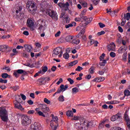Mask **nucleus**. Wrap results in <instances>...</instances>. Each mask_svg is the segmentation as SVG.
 I'll use <instances>...</instances> for the list:
<instances>
[{
  "mask_svg": "<svg viewBox=\"0 0 130 130\" xmlns=\"http://www.w3.org/2000/svg\"><path fill=\"white\" fill-rule=\"evenodd\" d=\"M66 115L69 117H72L74 116V113H73V111L69 110L67 112Z\"/></svg>",
  "mask_w": 130,
  "mask_h": 130,
  "instance_id": "obj_27",
  "label": "nucleus"
},
{
  "mask_svg": "<svg viewBox=\"0 0 130 130\" xmlns=\"http://www.w3.org/2000/svg\"><path fill=\"white\" fill-rule=\"evenodd\" d=\"M50 126L52 128V130H56V128H57V125H54V124H53V122H52V121H51L50 122Z\"/></svg>",
  "mask_w": 130,
  "mask_h": 130,
  "instance_id": "obj_28",
  "label": "nucleus"
},
{
  "mask_svg": "<svg viewBox=\"0 0 130 130\" xmlns=\"http://www.w3.org/2000/svg\"><path fill=\"white\" fill-rule=\"evenodd\" d=\"M38 114H39V115H40V116H43V117H45V115H44V114H43V112H42L40 111L39 112V113H38Z\"/></svg>",
  "mask_w": 130,
  "mask_h": 130,
  "instance_id": "obj_58",
  "label": "nucleus"
},
{
  "mask_svg": "<svg viewBox=\"0 0 130 130\" xmlns=\"http://www.w3.org/2000/svg\"><path fill=\"white\" fill-rule=\"evenodd\" d=\"M105 80L104 77H100L96 78L93 80V82H96L97 83H100V82H103Z\"/></svg>",
  "mask_w": 130,
  "mask_h": 130,
  "instance_id": "obj_16",
  "label": "nucleus"
},
{
  "mask_svg": "<svg viewBox=\"0 0 130 130\" xmlns=\"http://www.w3.org/2000/svg\"><path fill=\"white\" fill-rule=\"evenodd\" d=\"M36 26L38 27V30H44L46 29V26L45 25V20L43 19H39L36 23Z\"/></svg>",
  "mask_w": 130,
  "mask_h": 130,
  "instance_id": "obj_4",
  "label": "nucleus"
},
{
  "mask_svg": "<svg viewBox=\"0 0 130 130\" xmlns=\"http://www.w3.org/2000/svg\"><path fill=\"white\" fill-rule=\"evenodd\" d=\"M85 28H83L82 30L78 34V36L79 38H83L86 40V36H84L85 34Z\"/></svg>",
  "mask_w": 130,
  "mask_h": 130,
  "instance_id": "obj_13",
  "label": "nucleus"
},
{
  "mask_svg": "<svg viewBox=\"0 0 130 130\" xmlns=\"http://www.w3.org/2000/svg\"><path fill=\"white\" fill-rule=\"evenodd\" d=\"M42 111L44 113H46L47 112H49V108L47 107V105L46 104H44L42 105Z\"/></svg>",
  "mask_w": 130,
  "mask_h": 130,
  "instance_id": "obj_15",
  "label": "nucleus"
},
{
  "mask_svg": "<svg viewBox=\"0 0 130 130\" xmlns=\"http://www.w3.org/2000/svg\"><path fill=\"white\" fill-rule=\"evenodd\" d=\"M64 8L67 9H69V7H70V4H69V2H67L66 4H64Z\"/></svg>",
  "mask_w": 130,
  "mask_h": 130,
  "instance_id": "obj_60",
  "label": "nucleus"
},
{
  "mask_svg": "<svg viewBox=\"0 0 130 130\" xmlns=\"http://www.w3.org/2000/svg\"><path fill=\"white\" fill-rule=\"evenodd\" d=\"M17 72L19 74H23L24 73V70L22 69H19L17 70Z\"/></svg>",
  "mask_w": 130,
  "mask_h": 130,
  "instance_id": "obj_64",
  "label": "nucleus"
},
{
  "mask_svg": "<svg viewBox=\"0 0 130 130\" xmlns=\"http://www.w3.org/2000/svg\"><path fill=\"white\" fill-rule=\"evenodd\" d=\"M27 27H29V28H33L34 27V20L31 18H29L27 20Z\"/></svg>",
  "mask_w": 130,
  "mask_h": 130,
  "instance_id": "obj_12",
  "label": "nucleus"
},
{
  "mask_svg": "<svg viewBox=\"0 0 130 130\" xmlns=\"http://www.w3.org/2000/svg\"><path fill=\"white\" fill-rule=\"evenodd\" d=\"M86 12H87V10L84 9L81 12V13L79 15V17H83V16H85V15L86 14Z\"/></svg>",
  "mask_w": 130,
  "mask_h": 130,
  "instance_id": "obj_35",
  "label": "nucleus"
},
{
  "mask_svg": "<svg viewBox=\"0 0 130 130\" xmlns=\"http://www.w3.org/2000/svg\"><path fill=\"white\" fill-rule=\"evenodd\" d=\"M65 20V22L66 23H67V24H69V23H70V22H71V19H70V18H69V16H66L64 18Z\"/></svg>",
  "mask_w": 130,
  "mask_h": 130,
  "instance_id": "obj_44",
  "label": "nucleus"
},
{
  "mask_svg": "<svg viewBox=\"0 0 130 130\" xmlns=\"http://www.w3.org/2000/svg\"><path fill=\"white\" fill-rule=\"evenodd\" d=\"M130 19V13H127L126 14H125L124 15V20H127V21H128Z\"/></svg>",
  "mask_w": 130,
  "mask_h": 130,
  "instance_id": "obj_29",
  "label": "nucleus"
},
{
  "mask_svg": "<svg viewBox=\"0 0 130 130\" xmlns=\"http://www.w3.org/2000/svg\"><path fill=\"white\" fill-rule=\"evenodd\" d=\"M20 96H21L22 100H26V99H27V97L24 94L21 93Z\"/></svg>",
  "mask_w": 130,
  "mask_h": 130,
  "instance_id": "obj_54",
  "label": "nucleus"
},
{
  "mask_svg": "<svg viewBox=\"0 0 130 130\" xmlns=\"http://www.w3.org/2000/svg\"><path fill=\"white\" fill-rule=\"evenodd\" d=\"M13 74H14V76H15L16 78H18V77L20 76L17 71L14 72Z\"/></svg>",
  "mask_w": 130,
  "mask_h": 130,
  "instance_id": "obj_63",
  "label": "nucleus"
},
{
  "mask_svg": "<svg viewBox=\"0 0 130 130\" xmlns=\"http://www.w3.org/2000/svg\"><path fill=\"white\" fill-rule=\"evenodd\" d=\"M39 83H41L42 85H45V78H41L39 79Z\"/></svg>",
  "mask_w": 130,
  "mask_h": 130,
  "instance_id": "obj_30",
  "label": "nucleus"
},
{
  "mask_svg": "<svg viewBox=\"0 0 130 130\" xmlns=\"http://www.w3.org/2000/svg\"><path fill=\"white\" fill-rule=\"evenodd\" d=\"M95 70V68H94V67L92 66L89 70V73L93 75L94 74V71Z\"/></svg>",
  "mask_w": 130,
  "mask_h": 130,
  "instance_id": "obj_34",
  "label": "nucleus"
},
{
  "mask_svg": "<svg viewBox=\"0 0 130 130\" xmlns=\"http://www.w3.org/2000/svg\"><path fill=\"white\" fill-rule=\"evenodd\" d=\"M77 63H78V60H75L73 62H71L70 63V66L71 67H73V66H75L76 64H77Z\"/></svg>",
  "mask_w": 130,
  "mask_h": 130,
  "instance_id": "obj_43",
  "label": "nucleus"
},
{
  "mask_svg": "<svg viewBox=\"0 0 130 130\" xmlns=\"http://www.w3.org/2000/svg\"><path fill=\"white\" fill-rule=\"evenodd\" d=\"M104 123H105V121H102L99 125V128H103L104 127Z\"/></svg>",
  "mask_w": 130,
  "mask_h": 130,
  "instance_id": "obj_42",
  "label": "nucleus"
},
{
  "mask_svg": "<svg viewBox=\"0 0 130 130\" xmlns=\"http://www.w3.org/2000/svg\"><path fill=\"white\" fill-rule=\"evenodd\" d=\"M24 47L27 52H30L31 50H32V49L33 48L32 46L29 45H24Z\"/></svg>",
  "mask_w": 130,
  "mask_h": 130,
  "instance_id": "obj_21",
  "label": "nucleus"
},
{
  "mask_svg": "<svg viewBox=\"0 0 130 130\" xmlns=\"http://www.w3.org/2000/svg\"><path fill=\"white\" fill-rule=\"evenodd\" d=\"M2 77L3 79H7V78H11V76L7 73H3L2 74Z\"/></svg>",
  "mask_w": 130,
  "mask_h": 130,
  "instance_id": "obj_31",
  "label": "nucleus"
},
{
  "mask_svg": "<svg viewBox=\"0 0 130 130\" xmlns=\"http://www.w3.org/2000/svg\"><path fill=\"white\" fill-rule=\"evenodd\" d=\"M121 119V113H118L117 114L112 116L111 118V121H118Z\"/></svg>",
  "mask_w": 130,
  "mask_h": 130,
  "instance_id": "obj_11",
  "label": "nucleus"
},
{
  "mask_svg": "<svg viewBox=\"0 0 130 130\" xmlns=\"http://www.w3.org/2000/svg\"><path fill=\"white\" fill-rule=\"evenodd\" d=\"M53 55H58V57H61L62 56V50L61 47H58L56 48L53 51Z\"/></svg>",
  "mask_w": 130,
  "mask_h": 130,
  "instance_id": "obj_10",
  "label": "nucleus"
},
{
  "mask_svg": "<svg viewBox=\"0 0 130 130\" xmlns=\"http://www.w3.org/2000/svg\"><path fill=\"white\" fill-rule=\"evenodd\" d=\"M70 27H73V24L70 23L65 25V27L66 28V29H69V28H70Z\"/></svg>",
  "mask_w": 130,
  "mask_h": 130,
  "instance_id": "obj_62",
  "label": "nucleus"
},
{
  "mask_svg": "<svg viewBox=\"0 0 130 130\" xmlns=\"http://www.w3.org/2000/svg\"><path fill=\"white\" fill-rule=\"evenodd\" d=\"M124 94L125 96H130V91L129 90L126 89L124 91Z\"/></svg>",
  "mask_w": 130,
  "mask_h": 130,
  "instance_id": "obj_38",
  "label": "nucleus"
},
{
  "mask_svg": "<svg viewBox=\"0 0 130 130\" xmlns=\"http://www.w3.org/2000/svg\"><path fill=\"white\" fill-rule=\"evenodd\" d=\"M63 57L65 58V59H69V57H70V55L68 53H65L63 55Z\"/></svg>",
  "mask_w": 130,
  "mask_h": 130,
  "instance_id": "obj_36",
  "label": "nucleus"
},
{
  "mask_svg": "<svg viewBox=\"0 0 130 130\" xmlns=\"http://www.w3.org/2000/svg\"><path fill=\"white\" fill-rule=\"evenodd\" d=\"M17 103L15 104V108H17V109H20V110H24V108L22 106V105L19 104V101L16 100Z\"/></svg>",
  "mask_w": 130,
  "mask_h": 130,
  "instance_id": "obj_20",
  "label": "nucleus"
},
{
  "mask_svg": "<svg viewBox=\"0 0 130 130\" xmlns=\"http://www.w3.org/2000/svg\"><path fill=\"white\" fill-rule=\"evenodd\" d=\"M74 38V36H67L66 38H65V40L67 42H71V41L72 40H73Z\"/></svg>",
  "mask_w": 130,
  "mask_h": 130,
  "instance_id": "obj_26",
  "label": "nucleus"
},
{
  "mask_svg": "<svg viewBox=\"0 0 130 130\" xmlns=\"http://www.w3.org/2000/svg\"><path fill=\"white\" fill-rule=\"evenodd\" d=\"M52 122H55V123H57V121H58V118L57 117V116H54L52 117Z\"/></svg>",
  "mask_w": 130,
  "mask_h": 130,
  "instance_id": "obj_37",
  "label": "nucleus"
},
{
  "mask_svg": "<svg viewBox=\"0 0 130 130\" xmlns=\"http://www.w3.org/2000/svg\"><path fill=\"white\" fill-rule=\"evenodd\" d=\"M126 50H127V46H122L119 48L118 50V52L119 53H123V52H125Z\"/></svg>",
  "mask_w": 130,
  "mask_h": 130,
  "instance_id": "obj_14",
  "label": "nucleus"
},
{
  "mask_svg": "<svg viewBox=\"0 0 130 130\" xmlns=\"http://www.w3.org/2000/svg\"><path fill=\"white\" fill-rule=\"evenodd\" d=\"M48 70V67H47V66H43L42 70L40 71V72H42L41 74H42V75H43L44 74H45L46 72H47Z\"/></svg>",
  "mask_w": 130,
  "mask_h": 130,
  "instance_id": "obj_23",
  "label": "nucleus"
},
{
  "mask_svg": "<svg viewBox=\"0 0 130 130\" xmlns=\"http://www.w3.org/2000/svg\"><path fill=\"white\" fill-rule=\"evenodd\" d=\"M105 34V31L102 30L100 32H98L97 35L98 36H101V35H104Z\"/></svg>",
  "mask_w": 130,
  "mask_h": 130,
  "instance_id": "obj_49",
  "label": "nucleus"
},
{
  "mask_svg": "<svg viewBox=\"0 0 130 130\" xmlns=\"http://www.w3.org/2000/svg\"><path fill=\"white\" fill-rule=\"evenodd\" d=\"M124 118L126 122H128V121H130L129 117H128V115L127 114V111H126L125 112V114L124 115Z\"/></svg>",
  "mask_w": 130,
  "mask_h": 130,
  "instance_id": "obj_22",
  "label": "nucleus"
},
{
  "mask_svg": "<svg viewBox=\"0 0 130 130\" xmlns=\"http://www.w3.org/2000/svg\"><path fill=\"white\" fill-rule=\"evenodd\" d=\"M24 66H25V67H28V68H34V66L33 64H30L29 63H25L24 64Z\"/></svg>",
  "mask_w": 130,
  "mask_h": 130,
  "instance_id": "obj_47",
  "label": "nucleus"
},
{
  "mask_svg": "<svg viewBox=\"0 0 130 130\" xmlns=\"http://www.w3.org/2000/svg\"><path fill=\"white\" fill-rule=\"evenodd\" d=\"M72 120L80 121V123H77L75 125V127L79 130H88L90 125V122L84 118L83 116L74 115Z\"/></svg>",
  "mask_w": 130,
  "mask_h": 130,
  "instance_id": "obj_1",
  "label": "nucleus"
},
{
  "mask_svg": "<svg viewBox=\"0 0 130 130\" xmlns=\"http://www.w3.org/2000/svg\"><path fill=\"white\" fill-rule=\"evenodd\" d=\"M44 102H45V103H46L47 104H50V101H49L47 98H45L44 99Z\"/></svg>",
  "mask_w": 130,
  "mask_h": 130,
  "instance_id": "obj_51",
  "label": "nucleus"
},
{
  "mask_svg": "<svg viewBox=\"0 0 130 130\" xmlns=\"http://www.w3.org/2000/svg\"><path fill=\"white\" fill-rule=\"evenodd\" d=\"M82 20H84L89 24V23H91V22H92V20H93V19L92 18H88L87 17L83 16L82 17Z\"/></svg>",
  "mask_w": 130,
  "mask_h": 130,
  "instance_id": "obj_17",
  "label": "nucleus"
},
{
  "mask_svg": "<svg viewBox=\"0 0 130 130\" xmlns=\"http://www.w3.org/2000/svg\"><path fill=\"white\" fill-rule=\"evenodd\" d=\"M127 57V54L126 53H124L122 55V59L124 61H126V58Z\"/></svg>",
  "mask_w": 130,
  "mask_h": 130,
  "instance_id": "obj_46",
  "label": "nucleus"
},
{
  "mask_svg": "<svg viewBox=\"0 0 130 130\" xmlns=\"http://www.w3.org/2000/svg\"><path fill=\"white\" fill-rule=\"evenodd\" d=\"M21 123L24 126H26L31 123V119L28 116L23 115L22 117Z\"/></svg>",
  "mask_w": 130,
  "mask_h": 130,
  "instance_id": "obj_7",
  "label": "nucleus"
},
{
  "mask_svg": "<svg viewBox=\"0 0 130 130\" xmlns=\"http://www.w3.org/2000/svg\"><path fill=\"white\" fill-rule=\"evenodd\" d=\"M68 82H70V84L71 85H73V84H74V80L73 79H72V78H68Z\"/></svg>",
  "mask_w": 130,
  "mask_h": 130,
  "instance_id": "obj_53",
  "label": "nucleus"
},
{
  "mask_svg": "<svg viewBox=\"0 0 130 130\" xmlns=\"http://www.w3.org/2000/svg\"><path fill=\"white\" fill-rule=\"evenodd\" d=\"M22 7H16L12 10V13L14 18L19 19L22 16Z\"/></svg>",
  "mask_w": 130,
  "mask_h": 130,
  "instance_id": "obj_2",
  "label": "nucleus"
},
{
  "mask_svg": "<svg viewBox=\"0 0 130 130\" xmlns=\"http://www.w3.org/2000/svg\"><path fill=\"white\" fill-rule=\"evenodd\" d=\"M82 18H83L82 16H80V17H76L75 19V22H82Z\"/></svg>",
  "mask_w": 130,
  "mask_h": 130,
  "instance_id": "obj_41",
  "label": "nucleus"
},
{
  "mask_svg": "<svg viewBox=\"0 0 130 130\" xmlns=\"http://www.w3.org/2000/svg\"><path fill=\"white\" fill-rule=\"evenodd\" d=\"M82 70H83V68L82 67H81L80 66H78L77 67V69H76L75 70L76 72H81V71H82Z\"/></svg>",
  "mask_w": 130,
  "mask_h": 130,
  "instance_id": "obj_55",
  "label": "nucleus"
},
{
  "mask_svg": "<svg viewBox=\"0 0 130 130\" xmlns=\"http://www.w3.org/2000/svg\"><path fill=\"white\" fill-rule=\"evenodd\" d=\"M106 104H116V102L113 101L110 102H107Z\"/></svg>",
  "mask_w": 130,
  "mask_h": 130,
  "instance_id": "obj_57",
  "label": "nucleus"
},
{
  "mask_svg": "<svg viewBox=\"0 0 130 130\" xmlns=\"http://www.w3.org/2000/svg\"><path fill=\"white\" fill-rule=\"evenodd\" d=\"M78 92H79L78 87H74L72 88V94H76V93H78Z\"/></svg>",
  "mask_w": 130,
  "mask_h": 130,
  "instance_id": "obj_33",
  "label": "nucleus"
},
{
  "mask_svg": "<svg viewBox=\"0 0 130 130\" xmlns=\"http://www.w3.org/2000/svg\"><path fill=\"white\" fill-rule=\"evenodd\" d=\"M107 63V62L106 61V60H102V61L100 62V66L101 67H104Z\"/></svg>",
  "mask_w": 130,
  "mask_h": 130,
  "instance_id": "obj_32",
  "label": "nucleus"
},
{
  "mask_svg": "<svg viewBox=\"0 0 130 130\" xmlns=\"http://www.w3.org/2000/svg\"><path fill=\"white\" fill-rule=\"evenodd\" d=\"M80 43V40L76 39V38H73L72 41V44H76L77 45Z\"/></svg>",
  "mask_w": 130,
  "mask_h": 130,
  "instance_id": "obj_25",
  "label": "nucleus"
},
{
  "mask_svg": "<svg viewBox=\"0 0 130 130\" xmlns=\"http://www.w3.org/2000/svg\"><path fill=\"white\" fill-rule=\"evenodd\" d=\"M48 15L49 17H51L53 21H55V22L58 20V15H57V13L53 10H49Z\"/></svg>",
  "mask_w": 130,
  "mask_h": 130,
  "instance_id": "obj_5",
  "label": "nucleus"
},
{
  "mask_svg": "<svg viewBox=\"0 0 130 130\" xmlns=\"http://www.w3.org/2000/svg\"><path fill=\"white\" fill-rule=\"evenodd\" d=\"M29 130H42V127L40 123L35 122L30 126Z\"/></svg>",
  "mask_w": 130,
  "mask_h": 130,
  "instance_id": "obj_8",
  "label": "nucleus"
},
{
  "mask_svg": "<svg viewBox=\"0 0 130 130\" xmlns=\"http://www.w3.org/2000/svg\"><path fill=\"white\" fill-rule=\"evenodd\" d=\"M58 6L59 7H60V8H61L62 9H64L65 8L64 3H59Z\"/></svg>",
  "mask_w": 130,
  "mask_h": 130,
  "instance_id": "obj_61",
  "label": "nucleus"
},
{
  "mask_svg": "<svg viewBox=\"0 0 130 130\" xmlns=\"http://www.w3.org/2000/svg\"><path fill=\"white\" fill-rule=\"evenodd\" d=\"M115 44H114V43H112L108 47V50L109 51H111V50H113L115 48Z\"/></svg>",
  "mask_w": 130,
  "mask_h": 130,
  "instance_id": "obj_18",
  "label": "nucleus"
},
{
  "mask_svg": "<svg viewBox=\"0 0 130 130\" xmlns=\"http://www.w3.org/2000/svg\"><path fill=\"white\" fill-rule=\"evenodd\" d=\"M35 112V111L33 110H29L27 112V114H28L29 115H32V114H34Z\"/></svg>",
  "mask_w": 130,
  "mask_h": 130,
  "instance_id": "obj_52",
  "label": "nucleus"
},
{
  "mask_svg": "<svg viewBox=\"0 0 130 130\" xmlns=\"http://www.w3.org/2000/svg\"><path fill=\"white\" fill-rule=\"evenodd\" d=\"M11 88H12V89H13V90H14V91H16L17 90H19V89H20V87L18 85L13 86Z\"/></svg>",
  "mask_w": 130,
  "mask_h": 130,
  "instance_id": "obj_48",
  "label": "nucleus"
},
{
  "mask_svg": "<svg viewBox=\"0 0 130 130\" xmlns=\"http://www.w3.org/2000/svg\"><path fill=\"white\" fill-rule=\"evenodd\" d=\"M0 83L2 84H7V83H8V80L3 79V78H0Z\"/></svg>",
  "mask_w": 130,
  "mask_h": 130,
  "instance_id": "obj_39",
  "label": "nucleus"
},
{
  "mask_svg": "<svg viewBox=\"0 0 130 130\" xmlns=\"http://www.w3.org/2000/svg\"><path fill=\"white\" fill-rule=\"evenodd\" d=\"M0 117L3 121H8V112L5 108L0 107Z\"/></svg>",
  "mask_w": 130,
  "mask_h": 130,
  "instance_id": "obj_3",
  "label": "nucleus"
},
{
  "mask_svg": "<svg viewBox=\"0 0 130 130\" xmlns=\"http://www.w3.org/2000/svg\"><path fill=\"white\" fill-rule=\"evenodd\" d=\"M104 57H105V54L104 53H103L100 58L101 61H102V60H103V59H104Z\"/></svg>",
  "mask_w": 130,
  "mask_h": 130,
  "instance_id": "obj_56",
  "label": "nucleus"
},
{
  "mask_svg": "<svg viewBox=\"0 0 130 130\" xmlns=\"http://www.w3.org/2000/svg\"><path fill=\"white\" fill-rule=\"evenodd\" d=\"M116 41L117 43H118V44H121V42L122 41V38H121V36L120 35V34L117 35V38Z\"/></svg>",
  "mask_w": 130,
  "mask_h": 130,
  "instance_id": "obj_19",
  "label": "nucleus"
},
{
  "mask_svg": "<svg viewBox=\"0 0 130 130\" xmlns=\"http://www.w3.org/2000/svg\"><path fill=\"white\" fill-rule=\"evenodd\" d=\"M26 7L28 8V10L30 13L35 12V3L32 1H28L26 4Z\"/></svg>",
  "mask_w": 130,
  "mask_h": 130,
  "instance_id": "obj_6",
  "label": "nucleus"
},
{
  "mask_svg": "<svg viewBox=\"0 0 130 130\" xmlns=\"http://www.w3.org/2000/svg\"><path fill=\"white\" fill-rule=\"evenodd\" d=\"M58 100L61 102H63V101H64V97L63 96V95L59 96L58 98Z\"/></svg>",
  "mask_w": 130,
  "mask_h": 130,
  "instance_id": "obj_45",
  "label": "nucleus"
},
{
  "mask_svg": "<svg viewBox=\"0 0 130 130\" xmlns=\"http://www.w3.org/2000/svg\"><path fill=\"white\" fill-rule=\"evenodd\" d=\"M93 5H94V6H97L100 2V0H92Z\"/></svg>",
  "mask_w": 130,
  "mask_h": 130,
  "instance_id": "obj_40",
  "label": "nucleus"
},
{
  "mask_svg": "<svg viewBox=\"0 0 130 130\" xmlns=\"http://www.w3.org/2000/svg\"><path fill=\"white\" fill-rule=\"evenodd\" d=\"M110 56L111 57H115V56H116V54L114 52H111L110 53Z\"/></svg>",
  "mask_w": 130,
  "mask_h": 130,
  "instance_id": "obj_50",
  "label": "nucleus"
},
{
  "mask_svg": "<svg viewBox=\"0 0 130 130\" xmlns=\"http://www.w3.org/2000/svg\"><path fill=\"white\" fill-rule=\"evenodd\" d=\"M0 51L2 52H10L12 51V47L7 45H0Z\"/></svg>",
  "mask_w": 130,
  "mask_h": 130,
  "instance_id": "obj_9",
  "label": "nucleus"
},
{
  "mask_svg": "<svg viewBox=\"0 0 130 130\" xmlns=\"http://www.w3.org/2000/svg\"><path fill=\"white\" fill-rule=\"evenodd\" d=\"M23 57H25V58H28V57H29V54H27L25 52H23Z\"/></svg>",
  "mask_w": 130,
  "mask_h": 130,
  "instance_id": "obj_59",
  "label": "nucleus"
},
{
  "mask_svg": "<svg viewBox=\"0 0 130 130\" xmlns=\"http://www.w3.org/2000/svg\"><path fill=\"white\" fill-rule=\"evenodd\" d=\"M68 88H69V85H66L64 86L63 84H61L60 86V88L61 89V90L62 91V92H64V91H66V90L68 89Z\"/></svg>",
  "mask_w": 130,
  "mask_h": 130,
  "instance_id": "obj_24",
  "label": "nucleus"
}]
</instances>
